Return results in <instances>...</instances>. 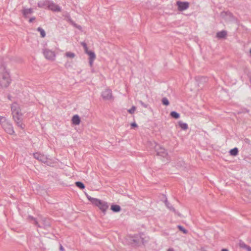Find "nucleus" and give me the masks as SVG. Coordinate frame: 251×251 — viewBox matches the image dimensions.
I'll return each mask as SVG.
<instances>
[{"label": "nucleus", "instance_id": "nucleus-1", "mask_svg": "<svg viewBox=\"0 0 251 251\" xmlns=\"http://www.w3.org/2000/svg\"><path fill=\"white\" fill-rule=\"evenodd\" d=\"M29 218L31 219L34 220V224L35 225L40 227L47 228L49 227L50 225V222L49 219L46 218H41L40 220L37 221L31 216H29Z\"/></svg>", "mask_w": 251, "mask_h": 251}, {"label": "nucleus", "instance_id": "nucleus-2", "mask_svg": "<svg viewBox=\"0 0 251 251\" xmlns=\"http://www.w3.org/2000/svg\"><path fill=\"white\" fill-rule=\"evenodd\" d=\"M11 81L9 72L7 70H5L3 74L2 78L0 81L1 85L4 87H7L10 84Z\"/></svg>", "mask_w": 251, "mask_h": 251}, {"label": "nucleus", "instance_id": "nucleus-3", "mask_svg": "<svg viewBox=\"0 0 251 251\" xmlns=\"http://www.w3.org/2000/svg\"><path fill=\"white\" fill-rule=\"evenodd\" d=\"M95 201V202L94 205L98 206L100 209L103 213H105L108 208V205L107 203L99 199Z\"/></svg>", "mask_w": 251, "mask_h": 251}, {"label": "nucleus", "instance_id": "nucleus-4", "mask_svg": "<svg viewBox=\"0 0 251 251\" xmlns=\"http://www.w3.org/2000/svg\"><path fill=\"white\" fill-rule=\"evenodd\" d=\"M43 53L45 58L48 60L53 61L55 58L54 52L50 49H44L43 50Z\"/></svg>", "mask_w": 251, "mask_h": 251}, {"label": "nucleus", "instance_id": "nucleus-5", "mask_svg": "<svg viewBox=\"0 0 251 251\" xmlns=\"http://www.w3.org/2000/svg\"><path fill=\"white\" fill-rule=\"evenodd\" d=\"M11 109L13 117L15 115H22L19 105L17 103L14 102L12 103L11 106Z\"/></svg>", "mask_w": 251, "mask_h": 251}, {"label": "nucleus", "instance_id": "nucleus-6", "mask_svg": "<svg viewBox=\"0 0 251 251\" xmlns=\"http://www.w3.org/2000/svg\"><path fill=\"white\" fill-rule=\"evenodd\" d=\"M155 150L156 152V154L158 155L162 156L163 157H166L168 155V152L165 149L159 145H156L155 146Z\"/></svg>", "mask_w": 251, "mask_h": 251}, {"label": "nucleus", "instance_id": "nucleus-7", "mask_svg": "<svg viewBox=\"0 0 251 251\" xmlns=\"http://www.w3.org/2000/svg\"><path fill=\"white\" fill-rule=\"evenodd\" d=\"M22 115H15L13 117V119L16 123L17 126L22 129H24L25 127V125L23 123Z\"/></svg>", "mask_w": 251, "mask_h": 251}, {"label": "nucleus", "instance_id": "nucleus-8", "mask_svg": "<svg viewBox=\"0 0 251 251\" xmlns=\"http://www.w3.org/2000/svg\"><path fill=\"white\" fill-rule=\"evenodd\" d=\"M101 97L104 100H111L113 99L112 91L109 89H106L101 93Z\"/></svg>", "mask_w": 251, "mask_h": 251}, {"label": "nucleus", "instance_id": "nucleus-9", "mask_svg": "<svg viewBox=\"0 0 251 251\" xmlns=\"http://www.w3.org/2000/svg\"><path fill=\"white\" fill-rule=\"evenodd\" d=\"M176 5L178 7V10L182 11L186 10L189 8V3L187 1H177L176 2Z\"/></svg>", "mask_w": 251, "mask_h": 251}, {"label": "nucleus", "instance_id": "nucleus-10", "mask_svg": "<svg viewBox=\"0 0 251 251\" xmlns=\"http://www.w3.org/2000/svg\"><path fill=\"white\" fill-rule=\"evenodd\" d=\"M221 16L226 21H232L235 20V17L229 11H223L221 12Z\"/></svg>", "mask_w": 251, "mask_h": 251}, {"label": "nucleus", "instance_id": "nucleus-11", "mask_svg": "<svg viewBox=\"0 0 251 251\" xmlns=\"http://www.w3.org/2000/svg\"><path fill=\"white\" fill-rule=\"evenodd\" d=\"M2 127L7 133L10 135H13L15 133L13 126L10 122H8L5 125H4Z\"/></svg>", "mask_w": 251, "mask_h": 251}, {"label": "nucleus", "instance_id": "nucleus-12", "mask_svg": "<svg viewBox=\"0 0 251 251\" xmlns=\"http://www.w3.org/2000/svg\"><path fill=\"white\" fill-rule=\"evenodd\" d=\"M48 7L50 10L54 12H59L61 11L60 7L51 1H50Z\"/></svg>", "mask_w": 251, "mask_h": 251}, {"label": "nucleus", "instance_id": "nucleus-13", "mask_svg": "<svg viewBox=\"0 0 251 251\" xmlns=\"http://www.w3.org/2000/svg\"><path fill=\"white\" fill-rule=\"evenodd\" d=\"M33 156L35 159L42 162L45 163L47 161V157L46 155L38 152L34 153L33 154Z\"/></svg>", "mask_w": 251, "mask_h": 251}, {"label": "nucleus", "instance_id": "nucleus-14", "mask_svg": "<svg viewBox=\"0 0 251 251\" xmlns=\"http://www.w3.org/2000/svg\"><path fill=\"white\" fill-rule=\"evenodd\" d=\"M22 13L25 18H27L28 17L29 15L33 13V9L24 8L22 11Z\"/></svg>", "mask_w": 251, "mask_h": 251}, {"label": "nucleus", "instance_id": "nucleus-15", "mask_svg": "<svg viewBox=\"0 0 251 251\" xmlns=\"http://www.w3.org/2000/svg\"><path fill=\"white\" fill-rule=\"evenodd\" d=\"M164 203L165 204L166 206L171 211H172L173 212H174L175 214H178L179 215V214L178 213V212L176 210L175 208L173 207V206L168 201L167 198H166L165 200L164 201Z\"/></svg>", "mask_w": 251, "mask_h": 251}, {"label": "nucleus", "instance_id": "nucleus-16", "mask_svg": "<svg viewBox=\"0 0 251 251\" xmlns=\"http://www.w3.org/2000/svg\"><path fill=\"white\" fill-rule=\"evenodd\" d=\"M49 2L48 0H41L38 2V6L40 8H44L46 6L48 7Z\"/></svg>", "mask_w": 251, "mask_h": 251}, {"label": "nucleus", "instance_id": "nucleus-17", "mask_svg": "<svg viewBox=\"0 0 251 251\" xmlns=\"http://www.w3.org/2000/svg\"><path fill=\"white\" fill-rule=\"evenodd\" d=\"M72 123L75 125H78L80 124V120L79 117L77 115H74L72 118Z\"/></svg>", "mask_w": 251, "mask_h": 251}, {"label": "nucleus", "instance_id": "nucleus-18", "mask_svg": "<svg viewBox=\"0 0 251 251\" xmlns=\"http://www.w3.org/2000/svg\"><path fill=\"white\" fill-rule=\"evenodd\" d=\"M227 35V32L225 30H222L221 31L218 32L217 33V37L218 38H225Z\"/></svg>", "mask_w": 251, "mask_h": 251}, {"label": "nucleus", "instance_id": "nucleus-19", "mask_svg": "<svg viewBox=\"0 0 251 251\" xmlns=\"http://www.w3.org/2000/svg\"><path fill=\"white\" fill-rule=\"evenodd\" d=\"M178 124L180 127L183 130H186L188 128V125L186 123L180 121L178 122Z\"/></svg>", "mask_w": 251, "mask_h": 251}, {"label": "nucleus", "instance_id": "nucleus-20", "mask_svg": "<svg viewBox=\"0 0 251 251\" xmlns=\"http://www.w3.org/2000/svg\"><path fill=\"white\" fill-rule=\"evenodd\" d=\"M111 209L115 212H118L121 210V207L118 205L113 204L111 205Z\"/></svg>", "mask_w": 251, "mask_h": 251}, {"label": "nucleus", "instance_id": "nucleus-21", "mask_svg": "<svg viewBox=\"0 0 251 251\" xmlns=\"http://www.w3.org/2000/svg\"><path fill=\"white\" fill-rule=\"evenodd\" d=\"M9 122V121H8L6 119L5 117H0V124L1 126H4V125H5V124H6Z\"/></svg>", "mask_w": 251, "mask_h": 251}, {"label": "nucleus", "instance_id": "nucleus-22", "mask_svg": "<svg viewBox=\"0 0 251 251\" xmlns=\"http://www.w3.org/2000/svg\"><path fill=\"white\" fill-rule=\"evenodd\" d=\"M85 52L89 55V59H95L96 55L94 52L88 50Z\"/></svg>", "mask_w": 251, "mask_h": 251}, {"label": "nucleus", "instance_id": "nucleus-23", "mask_svg": "<svg viewBox=\"0 0 251 251\" xmlns=\"http://www.w3.org/2000/svg\"><path fill=\"white\" fill-rule=\"evenodd\" d=\"M170 115L172 117L176 119H178L180 117L179 114L176 111H172L170 113Z\"/></svg>", "mask_w": 251, "mask_h": 251}, {"label": "nucleus", "instance_id": "nucleus-24", "mask_svg": "<svg viewBox=\"0 0 251 251\" xmlns=\"http://www.w3.org/2000/svg\"><path fill=\"white\" fill-rule=\"evenodd\" d=\"M229 153L231 155L236 156L238 153V150L237 148H234L230 151Z\"/></svg>", "mask_w": 251, "mask_h": 251}, {"label": "nucleus", "instance_id": "nucleus-25", "mask_svg": "<svg viewBox=\"0 0 251 251\" xmlns=\"http://www.w3.org/2000/svg\"><path fill=\"white\" fill-rule=\"evenodd\" d=\"M75 185L77 187L81 189H83L85 188L84 184L80 181L76 182Z\"/></svg>", "mask_w": 251, "mask_h": 251}, {"label": "nucleus", "instance_id": "nucleus-26", "mask_svg": "<svg viewBox=\"0 0 251 251\" xmlns=\"http://www.w3.org/2000/svg\"><path fill=\"white\" fill-rule=\"evenodd\" d=\"M37 30L40 32L42 37H45L46 36V32L45 30L41 27H39L37 28Z\"/></svg>", "mask_w": 251, "mask_h": 251}, {"label": "nucleus", "instance_id": "nucleus-27", "mask_svg": "<svg viewBox=\"0 0 251 251\" xmlns=\"http://www.w3.org/2000/svg\"><path fill=\"white\" fill-rule=\"evenodd\" d=\"M65 56L67 57L73 58L75 57V55L74 53L72 52H67L65 53Z\"/></svg>", "mask_w": 251, "mask_h": 251}, {"label": "nucleus", "instance_id": "nucleus-28", "mask_svg": "<svg viewBox=\"0 0 251 251\" xmlns=\"http://www.w3.org/2000/svg\"><path fill=\"white\" fill-rule=\"evenodd\" d=\"M162 103L165 105H168L169 104V101L166 98H163L162 99Z\"/></svg>", "mask_w": 251, "mask_h": 251}, {"label": "nucleus", "instance_id": "nucleus-29", "mask_svg": "<svg viewBox=\"0 0 251 251\" xmlns=\"http://www.w3.org/2000/svg\"><path fill=\"white\" fill-rule=\"evenodd\" d=\"M177 227L182 232H183L185 234H187V232H188V231L185 229L182 226H180V225H178L177 226Z\"/></svg>", "mask_w": 251, "mask_h": 251}, {"label": "nucleus", "instance_id": "nucleus-30", "mask_svg": "<svg viewBox=\"0 0 251 251\" xmlns=\"http://www.w3.org/2000/svg\"><path fill=\"white\" fill-rule=\"evenodd\" d=\"M87 199L93 204H95V201L94 200H97L98 199L92 198L88 195L87 196Z\"/></svg>", "mask_w": 251, "mask_h": 251}, {"label": "nucleus", "instance_id": "nucleus-31", "mask_svg": "<svg viewBox=\"0 0 251 251\" xmlns=\"http://www.w3.org/2000/svg\"><path fill=\"white\" fill-rule=\"evenodd\" d=\"M136 107L134 106H133L130 109L128 110V112L130 114H133L135 111Z\"/></svg>", "mask_w": 251, "mask_h": 251}, {"label": "nucleus", "instance_id": "nucleus-32", "mask_svg": "<svg viewBox=\"0 0 251 251\" xmlns=\"http://www.w3.org/2000/svg\"><path fill=\"white\" fill-rule=\"evenodd\" d=\"M139 102L143 107L145 108H148L149 106L148 104L145 103L142 100H139Z\"/></svg>", "mask_w": 251, "mask_h": 251}, {"label": "nucleus", "instance_id": "nucleus-33", "mask_svg": "<svg viewBox=\"0 0 251 251\" xmlns=\"http://www.w3.org/2000/svg\"><path fill=\"white\" fill-rule=\"evenodd\" d=\"M81 45L83 47V48L85 50V52L87 51V50H88V49L87 44L85 42H82Z\"/></svg>", "mask_w": 251, "mask_h": 251}, {"label": "nucleus", "instance_id": "nucleus-34", "mask_svg": "<svg viewBox=\"0 0 251 251\" xmlns=\"http://www.w3.org/2000/svg\"><path fill=\"white\" fill-rule=\"evenodd\" d=\"M94 60L95 59H89V63L91 66L93 65Z\"/></svg>", "mask_w": 251, "mask_h": 251}, {"label": "nucleus", "instance_id": "nucleus-35", "mask_svg": "<svg viewBox=\"0 0 251 251\" xmlns=\"http://www.w3.org/2000/svg\"><path fill=\"white\" fill-rule=\"evenodd\" d=\"M35 18L34 17H32L29 20V23H32L34 20H35Z\"/></svg>", "mask_w": 251, "mask_h": 251}, {"label": "nucleus", "instance_id": "nucleus-36", "mask_svg": "<svg viewBox=\"0 0 251 251\" xmlns=\"http://www.w3.org/2000/svg\"><path fill=\"white\" fill-rule=\"evenodd\" d=\"M59 250L60 251H64V249L61 245H60Z\"/></svg>", "mask_w": 251, "mask_h": 251}, {"label": "nucleus", "instance_id": "nucleus-37", "mask_svg": "<svg viewBox=\"0 0 251 251\" xmlns=\"http://www.w3.org/2000/svg\"><path fill=\"white\" fill-rule=\"evenodd\" d=\"M131 126L132 127H137V125L135 123H133L131 124Z\"/></svg>", "mask_w": 251, "mask_h": 251}, {"label": "nucleus", "instance_id": "nucleus-38", "mask_svg": "<svg viewBox=\"0 0 251 251\" xmlns=\"http://www.w3.org/2000/svg\"><path fill=\"white\" fill-rule=\"evenodd\" d=\"M221 251H228V250L226 249H223L221 250Z\"/></svg>", "mask_w": 251, "mask_h": 251}, {"label": "nucleus", "instance_id": "nucleus-39", "mask_svg": "<svg viewBox=\"0 0 251 251\" xmlns=\"http://www.w3.org/2000/svg\"><path fill=\"white\" fill-rule=\"evenodd\" d=\"M168 251H174V250L173 249H169L168 250Z\"/></svg>", "mask_w": 251, "mask_h": 251}, {"label": "nucleus", "instance_id": "nucleus-40", "mask_svg": "<svg viewBox=\"0 0 251 251\" xmlns=\"http://www.w3.org/2000/svg\"><path fill=\"white\" fill-rule=\"evenodd\" d=\"M245 142H246V143H248V142H249V139H245Z\"/></svg>", "mask_w": 251, "mask_h": 251}, {"label": "nucleus", "instance_id": "nucleus-41", "mask_svg": "<svg viewBox=\"0 0 251 251\" xmlns=\"http://www.w3.org/2000/svg\"><path fill=\"white\" fill-rule=\"evenodd\" d=\"M248 250L251 251V248L250 247H248Z\"/></svg>", "mask_w": 251, "mask_h": 251}, {"label": "nucleus", "instance_id": "nucleus-42", "mask_svg": "<svg viewBox=\"0 0 251 251\" xmlns=\"http://www.w3.org/2000/svg\"><path fill=\"white\" fill-rule=\"evenodd\" d=\"M76 27L78 28H80V26H79H79H77Z\"/></svg>", "mask_w": 251, "mask_h": 251}]
</instances>
